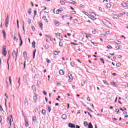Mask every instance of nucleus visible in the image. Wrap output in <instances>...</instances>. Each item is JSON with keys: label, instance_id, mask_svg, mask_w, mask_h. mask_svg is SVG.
Masks as SVG:
<instances>
[{"label": "nucleus", "instance_id": "nucleus-11", "mask_svg": "<svg viewBox=\"0 0 128 128\" xmlns=\"http://www.w3.org/2000/svg\"><path fill=\"white\" fill-rule=\"evenodd\" d=\"M3 36L4 40H6V30H3Z\"/></svg>", "mask_w": 128, "mask_h": 128}, {"label": "nucleus", "instance_id": "nucleus-55", "mask_svg": "<svg viewBox=\"0 0 128 128\" xmlns=\"http://www.w3.org/2000/svg\"><path fill=\"white\" fill-rule=\"evenodd\" d=\"M17 24H18V27L20 26V22H18V20H17Z\"/></svg>", "mask_w": 128, "mask_h": 128}, {"label": "nucleus", "instance_id": "nucleus-61", "mask_svg": "<svg viewBox=\"0 0 128 128\" xmlns=\"http://www.w3.org/2000/svg\"><path fill=\"white\" fill-rule=\"evenodd\" d=\"M46 48H48V45H46L45 46Z\"/></svg>", "mask_w": 128, "mask_h": 128}, {"label": "nucleus", "instance_id": "nucleus-8", "mask_svg": "<svg viewBox=\"0 0 128 128\" xmlns=\"http://www.w3.org/2000/svg\"><path fill=\"white\" fill-rule=\"evenodd\" d=\"M62 12H64V10H62V9L61 10H58L56 11V14H60V13Z\"/></svg>", "mask_w": 128, "mask_h": 128}, {"label": "nucleus", "instance_id": "nucleus-7", "mask_svg": "<svg viewBox=\"0 0 128 128\" xmlns=\"http://www.w3.org/2000/svg\"><path fill=\"white\" fill-rule=\"evenodd\" d=\"M34 94H35V96H34V100L35 102H36L38 100V96L36 94V93H34Z\"/></svg>", "mask_w": 128, "mask_h": 128}, {"label": "nucleus", "instance_id": "nucleus-26", "mask_svg": "<svg viewBox=\"0 0 128 128\" xmlns=\"http://www.w3.org/2000/svg\"><path fill=\"white\" fill-rule=\"evenodd\" d=\"M92 44H94L95 46H98V43H94V42H92Z\"/></svg>", "mask_w": 128, "mask_h": 128}, {"label": "nucleus", "instance_id": "nucleus-33", "mask_svg": "<svg viewBox=\"0 0 128 128\" xmlns=\"http://www.w3.org/2000/svg\"><path fill=\"white\" fill-rule=\"evenodd\" d=\"M9 80L10 82V84L11 86H12V77L9 78Z\"/></svg>", "mask_w": 128, "mask_h": 128}, {"label": "nucleus", "instance_id": "nucleus-1", "mask_svg": "<svg viewBox=\"0 0 128 128\" xmlns=\"http://www.w3.org/2000/svg\"><path fill=\"white\" fill-rule=\"evenodd\" d=\"M88 18H91L92 20H96V14L94 13L93 12H91L90 13L89 15H88Z\"/></svg>", "mask_w": 128, "mask_h": 128}, {"label": "nucleus", "instance_id": "nucleus-25", "mask_svg": "<svg viewBox=\"0 0 128 128\" xmlns=\"http://www.w3.org/2000/svg\"><path fill=\"white\" fill-rule=\"evenodd\" d=\"M56 36H59L60 38H60V40H62V36H60V33H58V34H56Z\"/></svg>", "mask_w": 128, "mask_h": 128}, {"label": "nucleus", "instance_id": "nucleus-54", "mask_svg": "<svg viewBox=\"0 0 128 128\" xmlns=\"http://www.w3.org/2000/svg\"><path fill=\"white\" fill-rule=\"evenodd\" d=\"M124 116H126V114H128V112H124Z\"/></svg>", "mask_w": 128, "mask_h": 128}, {"label": "nucleus", "instance_id": "nucleus-32", "mask_svg": "<svg viewBox=\"0 0 128 128\" xmlns=\"http://www.w3.org/2000/svg\"><path fill=\"white\" fill-rule=\"evenodd\" d=\"M103 82L104 84H106V86H108V82L104 80H103Z\"/></svg>", "mask_w": 128, "mask_h": 128}, {"label": "nucleus", "instance_id": "nucleus-19", "mask_svg": "<svg viewBox=\"0 0 128 128\" xmlns=\"http://www.w3.org/2000/svg\"><path fill=\"white\" fill-rule=\"evenodd\" d=\"M30 124H28V120H26V126L28 128Z\"/></svg>", "mask_w": 128, "mask_h": 128}, {"label": "nucleus", "instance_id": "nucleus-58", "mask_svg": "<svg viewBox=\"0 0 128 128\" xmlns=\"http://www.w3.org/2000/svg\"><path fill=\"white\" fill-rule=\"evenodd\" d=\"M86 38H90V35L86 36Z\"/></svg>", "mask_w": 128, "mask_h": 128}, {"label": "nucleus", "instance_id": "nucleus-2", "mask_svg": "<svg viewBox=\"0 0 128 128\" xmlns=\"http://www.w3.org/2000/svg\"><path fill=\"white\" fill-rule=\"evenodd\" d=\"M2 52L4 56H6V54H8V52H6V46L3 47Z\"/></svg>", "mask_w": 128, "mask_h": 128}, {"label": "nucleus", "instance_id": "nucleus-23", "mask_svg": "<svg viewBox=\"0 0 128 128\" xmlns=\"http://www.w3.org/2000/svg\"><path fill=\"white\" fill-rule=\"evenodd\" d=\"M84 126H88V122H84Z\"/></svg>", "mask_w": 128, "mask_h": 128}, {"label": "nucleus", "instance_id": "nucleus-38", "mask_svg": "<svg viewBox=\"0 0 128 128\" xmlns=\"http://www.w3.org/2000/svg\"><path fill=\"white\" fill-rule=\"evenodd\" d=\"M48 109L49 112H52V108H50V106H48Z\"/></svg>", "mask_w": 128, "mask_h": 128}, {"label": "nucleus", "instance_id": "nucleus-6", "mask_svg": "<svg viewBox=\"0 0 128 128\" xmlns=\"http://www.w3.org/2000/svg\"><path fill=\"white\" fill-rule=\"evenodd\" d=\"M103 22L107 26H108V24H110L106 20L103 21Z\"/></svg>", "mask_w": 128, "mask_h": 128}, {"label": "nucleus", "instance_id": "nucleus-27", "mask_svg": "<svg viewBox=\"0 0 128 128\" xmlns=\"http://www.w3.org/2000/svg\"><path fill=\"white\" fill-rule=\"evenodd\" d=\"M36 50H35L34 52V56H33V58H36Z\"/></svg>", "mask_w": 128, "mask_h": 128}, {"label": "nucleus", "instance_id": "nucleus-21", "mask_svg": "<svg viewBox=\"0 0 128 128\" xmlns=\"http://www.w3.org/2000/svg\"><path fill=\"white\" fill-rule=\"evenodd\" d=\"M42 114H44V116H46V110H42Z\"/></svg>", "mask_w": 128, "mask_h": 128}, {"label": "nucleus", "instance_id": "nucleus-9", "mask_svg": "<svg viewBox=\"0 0 128 128\" xmlns=\"http://www.w3.org/2000/svg\"><path fill=\"white\" fill-rule=\"evenodd\" d=\"M62 118L64 120H66L68 118V116L64 114L62 116Z\"/></svg>", "mask_w": 128, "mask_h": 128}, {"label": "nucleus", "instance_id": "nucleus-45", "mask_svg": "<svg viewBox=\"0 0 128 128\" xmlns=\"http://www.w3.org/2000/svg\"><path fill=\"white\" fill-rule=\"evenodd\" d=\"M84 14H86V16H90V14H88V13L86 12H84Z\"/></svg>", "mask_w": 128, "mask_h": 128}, {"label": "nucleus", "instance_id": "nucleus-18", "mask_svg": "<svg viewBox=\"0 0 128 128\" xmlns=\"http://www.w3.org/2000/svg\"><path fill=\"white\" fill-rule=\"evenodd\" d=\"M32 89L33 90H34V92H36V86H32Z\"/></svg>", "mask_w": 128, "mask_h": 128}, {"label": "nucleus", "instance_id": "nucleus-3", "mask_svg": "<svg viewBox=\"0 0 128 128\" xmlns=\"http://www.w3.org/2000/svg\"><path fill=\"white\" fill-rule=\"evenodd\" d=\"M12 56H13V58H16V60L18 59V54L16 53V50H14L13 52Z\"/></svg>", "mask_w": 128, "mask_h": 128}, {"label": "nucleus", "instance_id": "nucleus-59", "mask_svg": "<svg viewBox=\"0 0 128 128\" xmlns=\"http://www.w3.org/2000/svg\"><path fill=\"white\" fill-rule=\"evenodd\" d=\"M44 96H46V94H47V93H46V91L44 92Z\"/></svg>", "mask_w": 128, "mask_h": 128}, {"label": "nucleus", "instance_id": "nucleus-41", "mask_svg": "<svg viewBox=\"0 0 128 128\" xmlns=\"http://www.w3.org/2000/svg\"><path fill=\"white\" fill-rule=\"evenodd\" d=\"M28 24H32V20L30 19H28Z\"/></svg>", "mask_w": 128, "mask_h": 128}, {"label": "nucleus", "instance_id": "nucleus-36", "mask_svg": "<svg viewBox=\"0 0 128 128\" xmlns=\"http://www.w3.org/2000/svg\"><path fill=\"white\" fill-rule=\"evenodd\" d=\"M28 99H26L25 100H24V104H28Z\"/></svg>", "mask_w": 128, "mask_h": 128}, {"label": "nucleus", "instance_id": "nucleus-52", "mask_svg": "<svg viewBox=\"0 0 128 128\" xmlns=\"http://www.w3.org/2000/svg\"><path fill=\"white\" fill-rule=\"evenodd\" d=\"M32 30H36V28H34V26H32Z\"/></svg>", "mask_w": 128, "mask_h": 128}, {"label": "nucleus", "instance_id": "nucleus-15", "mask_svg": "<svg viewBox=\"0 0 128 128\" xmlns=\"http://www.w3.org/2000/svg\"><path fill=\"white\" fill-rule=\"evenodd\" d=\"M122 6L124 8H128V4H126V3H122Z\"/></svg>", "mask_w": 128, "mask_h": 128}, {"label": "nucleus", "instance_id": "nucleus-29", "mask_svg": "<svg viewBox=\"0 0 128 128\" xmlns=\"http://www.w3.org/2000/svg\"><path fill=\"white\" fill-rule=\"evenodd\" d=\"M24 58H26L28 56V53H26V52H24Z\"/></svg>", "mask_w": 128, "mask_h": 128}, {"label": "nucleus", "instance_id": "nucleus-44", "mask_svg": "<svg viewBox=\"0 0 128 128\" xmlns=\"http://www.w3.org/2000/svg\"><path fill=\"white\" fill-rule=\"evenodd\" d=\"M72 14H76V11H72Z\"/></svg>", "mask_w": 128, "mask_h": 128}, {"label": "nucleus", "instance_id": "nucleus-53", "mask_svg": "<svg viewBox=\"0 0 128 128\" xmlns=\"http://www.w3.org/2000/svg\"><path fill=\"white\" fill-rule=\"evenodd\" d=\"M47 62H48V64H50V60H48Z\"/></svg>", "mask_w": 128, "mask_h": 128}, {"label": "nucleus", "instance_id": "nucleus-37", "mask_svg": "<svg viewBox=\"0 0 128 128\" xmlns=\"http://www.w3.org/2000/svg\"><path fill=\"white\" fill-rule=\"evenodd\" d=\"M114 18H116V20H118V15H114Z\"/></svg>", "mask_w": 128, "mask_h": 128}, {"label": "nucleus", "instance_id": "nucleus-13", "mask_svg": "<svg viewBox=\"0 0 128 128\" xmlns=\"http://www.w3.org/2000/svg\"><path fill=\"white\" fill-rule=\"evenodd\" d=\"M39 26H40V28L42 29V30H44V28H42V26H44V24H42V22H40Z\"/></svg>", "mask_w": 128, "mask_h": 128}, {"label": "nucleus", "instance_id": "nucleus-28", "mask_svg": "<svg viewBox=\"0 0 128 128\" xmlns=\"http://www.w3.org/2000/svg\"><path fill=\"white\" fill-rule=\"evenodd\" d=\"M116 66L118 68H120V66H122V64L120 63H118L116 64Z\"/></svg>", "mask_w": 128, "mask_h": 128}, {"label": "nucleus", "instance_id": "nucleus-16", "mask_svg": "<svg viewBox=\"0 0 128 128\" xmlns=\"http://www.w3.org/2000/svg\"><path fill=\"white\" fill-rule=\"evenodd\" d=\"M54 24H56V26H58L60 24V22H58V21H55Z\"/></svg>", "mask_w": 128, "mask_h": 128}, {"label": "nucleus", "instance_id": "nucleus-48", "mask_svg": "<svg viewBox=\"0 0 128 128\" xmlns=\"http://www.w3.org/2000/svg\"><path fill=\"white\" fill-rule=\"evenodd\" d=\"M80 7L82 8H84V6L82 5V4H81L80 6Z\"/></svg>", "mask_w": 128, "mask_h": 128}, {"label": "nucleus", "instance_id": "nucleus-10", "mask_svg": "<svg viewBox=\"0 0 128 128\" xmlns=\"http://www.w3.org/2000/svg\"><path fill=\"white\" fill-rule=\"evenodd\" d=\"M9 22H10V20L6 19V28H8V26Z\"/></svg>", "mask_w": 128, "mask_h": 128}, {"label": "nucleus", "instance_id": "nucleus-42", "mask_svg": "<svg viewBox=\"0 0 128 128\" xmlns=\"http://www.w3.org/2000/svg\"><path fill=\"white\" fill-rule=\"evenodd\" d=\"M0 110L1 112H4V108H2V106H0Z\"/></svg>", "mask_w": 128, "mask_h": 128}, {"label": "nucleus", "instance_id": "nucleus-64", "mask_svg": "<svg viewBox=\"0 0 128 128\" xmlns=\"http://www.w3.org/2000/svg\"><path fill=\"white\" fill-rule=\"evenodd\" d=\"M24 78H26V80L27 76L26 75H24Z\"/></svg>", "mask_w": 128, "mask_h": 128}, {"label": "nucleus", "instance_id": "nucleus-30", "mask_svg": "<svg viewBox=\"0 0 128 128\" xmlns=\"http://www.w3.org/2000/svg\"><path fill=\"white\" fill-rule=\"evenodd\" d=\"M14 40H15L16 42H18V38H16V36H14Z\"/></svg>", "mask_w": 128, "mask_h": 128}, {"label": "nucleus", "instance_id": "nucleus-62", "mask_svg": "<svg viewBox=\"0 0 128 128\" xmlns=\"http://www.w3.org/2000/svg\"><path fill=\"white\" fill-rule=\"evenodd\" d=\"M6 20H10V16L8 15L7 16Z\"/></svg>", "mask_w": 128, "mask_h": 128}, {"label": "nucleus", "instance_id": "nucleus-43", "mask_svg": "<svg viewBox=\"0 0 128 128\" xmlns=\"http://www.w3.org/2000/svg\"><path fill=\"white\" fill-rule=\"evenodd\" d=\"M33 122H36V117H33Z\"/></svg>", "mask_w": 128, "mask_h": 128}, {"label": "nucleus", "instance_id": "nucleus-14", "mask_svg": "<svg viewBox=\"0 0 128 128\" xmlns=\"http://www.w3.org/2000/svg\"><path fill=\"white\" fill-rule=\"evenodd\" d=\"M60 76H64V72L62 70H60Z\"/></svg>", "mask_w": 128, "mask_h": 128}, {"label": "nucleus", "instance_id": "nucleus-31", "mask_svg": "<svg viewBox=\"0 0 128 128\" xmlns=\"http://www.w3.org/2000/svg\"><path fill=\"white\" fill-rule=\"evenodd\" d=\"M89 128H94V126H92V123H90L89 126H88Z\"/></svg>", "mask_w": 128, "mask_h": 128}, {"label": "nucleus", "instance_id": "nucleus-34", "mask_svg": "<svg viewBox=\"0 0 128 128\" xmlns=\"http://www.w3.org/2000/svg\"><path fill=\"white\" fill-rule=\"evenodd\" d=\"M107 48H108V50H112V47L111 46L108 45L107 46Z\"/></svg>", "mask_w": 128, "mask_h": 128}, {"label": "nucleus", "instance_id": "nucleus-51", "mask_svg": "<svg viewBox=\"0 0 128 128\" xmlns=\"http://www.w3.org/2000/svg\"><path fill=\"white\" fill-rule=\"evenodd\" d=\"M60 17L62 18H64V15L61 14V15H60Z\"/></svg>", "mask_w": 128, "mask_h": 128}, {"label": "nucleus", "instance_id": "nucleus-57", "mask_svg": "<svg viewBox=\"0 0 128 128\" xmlns=\"http://www.w3.org/2000/svg\"><path fill=\"white\" fill-rule=\"evenodd\" d=\"M56 84H57V86H60V83L58 82H56Z\"/></svg>", "mask_w": 128, "mask_h": 128}, {"label": "nucleus", "instance_id": "nucleus-47", "mask_svg": "<svg viewBox=\"0 0 128 128\" xmlns=\"http://www.w3.org/2000/svg\"><path fill=\"white\" fill-rule=\"evenodd\" d=\"M42 8H43V10H46V7L42 6Z\"/></svg>", "mask_w": 128, "mask_h": 128}, {"label": "nucleus", "instance_id": "nucleus-63", "mask_svg": "<svg viewBox=\"0 0 128 128\" xmlns=\"http://www.w3.org/2000/svg\"><path fill=\"white\" fill-rule=\"evenodd\" d=\"M112 74L113 76H117L116 74H115V73H114V74Z\"/></svg>", "mask_w": 128, "mask_h": 128}, {"label": "nucleus", "instance_id": "nucleus-22", "mask_svg": "<svg viewBox=\"0 0 128 128\" xmlns=\"http://www.w3.org/2000/svg\"><path fill=\"white\" fill-rule=\"evenodd\" d=\"M42 19L44 20H46L47 22H48V18H46V16H44L42 17Z\"/></svg>", "mask_w": 128, "mask_h": 128}, {"label": "nucleus", "instance_id": "nucleus-60", "mask_svg": "<svg viewBox=\"0 0 128 128\" xmlns=\"http://www.w3.org/2000/svg\"><path fill=\"white\" fill-rule=\"evenodd\" d=\"M87 100H88V102H90V98H87Z\"/></svg>", "mask_w": 128, "mask_h": 128}, {"label": "nucleus", "instance_id": "nucleus-5", "mask_svg": "<svg viewBox=\"0 0 128 128\" xmlns=\"http://www.w3.org/2000/svg\"><path fill=\"white\" fill-rule=\"evenodd\" d=\"M12 122H14V119L12 118V115H11L10 116V118L8 117V120L10 121V126H12Z\"/></svg>", "mask_w": 128, "mask_h": 128}, {"label": "nucleus", "instance_id": "nucleus-50", "mask_svg": "<svg viewBox=\"0 0 128 128\" xmlns=\"http://www.w3.org/2000/svg\"><path fill=\"white\" fill-rule=\"evenodd\" d=\"M116 112L117 114H118V112H120V109L116 110Z\"/></svg>", "mask_w": 128, "mask_h": 128}, {"label": "nucleus", "instance_id": "nucleus-39", "mask_svg": "<svg viewBox=\"0 0 128 128\" xmlns=\"http://www.w3.org/2000/svg\"><path fill=\"white\" fill-rule=\"evenodd\" d=\"M28 14H29L30 16L32 14V9L29 10V11L28 12Z\"/></svg>", "mask_w": 128, "mask_h": 128}, {"label": "nucleus", "instance_id": "nucleus-40", "mask_svg": "<svg viewBox=\"0 0 128 128\" xmlns=\"http://www.w3.org/2000/svg\"><path fill=\"white\" fill-rule=\"evenodd\" d=\"M60 46H64V43L60 42Z\"/></svg>", "mask_w": 128, "mask_h": 128}, {"label": "nucleus", "instance_id": "nucleus-49", "mask_svg": "<svg viewBox=\"0 0 128 128\" xmlns=\"http://www.w3.org/2000/svg\"><path fill=\"white\" fill-rule=\"evenodd\" d=\"M118 42H120V44H121V43H122V42H120V41H118V40H117V41H116V42H115V44H118Z\"/></svg>", "mask_w": 128, "mask_h": 128}, {"label": "nucleus", "instance_id": "nucleus-24", "mask_svg": "<svg viewBox=\"0 0 128 128\" xmlns=\"http://www.w3.org/2000/svg\"><path fill=\"white\" fill-rule=\"evenodd\" d=\"M60 52H58V51H54V54L55 56H58V54H59Z\"/></svg>", "mask_w": 128, "mask_h": 128}, {"label": "nucleus", "instance_id": "nucleus-12", "mask_svg": "<svg viewBox=\"0 0 128 128\" xmlns=\"http://www.w3.org/2000/svg\"><path fill=\"white\" fill-rule=\"evenodd\" d=\"M18 35H19V38H20V40L21 42V43L20 44V46H22V43H23L22 39V37L20 36V34H19Z\"/></svg>", "mask_w": 128, "mask_h": 128}, {"label": "nucleus", "instance_id": "nucleus-4", "mask_svg": "<svg viewBox=\"0 0 128 128\" xmlns=\"http://www.w3.org/2000/svg\"><path fill=\"white\" fill-rule=\"evenodd\" d=\"M68 76L70 78V80H69L70 82H72V80H74V78H72V74H68Z\"/></svg>", "mask_w": 128, "mask_h": 128}, {"label": "nucleus", "instance_id": "nucleus-17", "mask_svg": "<svg viewBox=\"0 0 128 128\" xmlns=\"http://www.w3.org/2000/svg\"><path fill=\"white\" fill-rule=\"evenodd\" d=\"M69 126L70 128H76V126H74V124H70Z\"/></svg>", "mask_w": 128, "mask_h": 128}, {"label": "nucleus", "instance_id": "nucleus-56", "mask_svg": "<svg viewBox=\"0 0 128 128\" xmlns=\"http://www.w3.org/2000/svg\"><path fill=\"white\" fill-rule=\"evenodd\" d=\"M36 14H37L36 11H34V16H36Z\"/></svg>", "mask_w": 128, "mask_h": 128}, {"label": "nucleus", "instance_id": "nucleus-35", "mask_svg": "<svg viewBox=\"0 0 128 128\" xmlns=\"http://www.w3.org/2000/svg\"><path fill=\"white\" fill-rule=\"evenodd\" d=\"M60 4H61L62 6H64L66 4V3L64 2H63V1H60Z\"/></svg>", "mask_w": 128, "mask_h": 128}, {"label": "nucleus", "instance_id": "nucleus-20", "mask_svg": "<svg viewBox=\"0 0 128 128\" xmlns=\"http://www.w3.org/2000/svg\"><path fill=\"white\" fill-rule=\"evenodd\" d=\"M36 42L34 41L32 44V48H36Z\"/></svg>", "mask_w": 128, "mask_h": 128}, {"label": "nucleus", "instance_id": "nucleus-46", "mask_svg": "<svg viewBox=\"0 0 128 128\" xmlns=\"http://www.w3.org/2000/svg\"><path fill=\"white\" fill-rule=\"evenodd\" d=\"M101 62H102V64H104V59L101 58L100 59Z\"/></svg>", "mask_w": 128, "mask_h": 128}]
</instances>
